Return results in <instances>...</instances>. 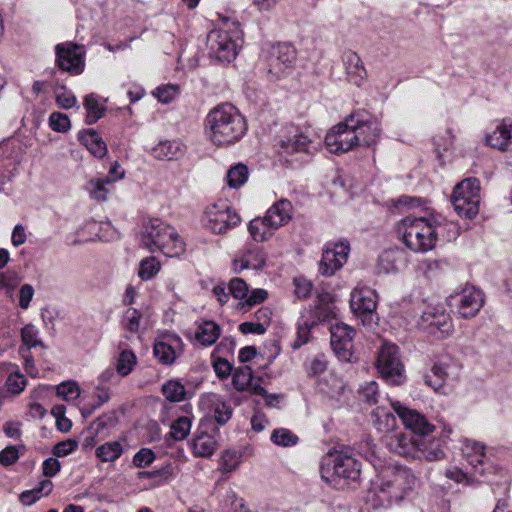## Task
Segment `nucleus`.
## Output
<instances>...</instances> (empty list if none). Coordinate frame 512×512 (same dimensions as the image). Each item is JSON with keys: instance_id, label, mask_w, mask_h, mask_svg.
<instances>
[{"instance_id": "1", "label": "nucleus", "mask_w": 512, "mask_h": 512, "mask_svg": "<svg viewBox=\"0 0 512 512\" xmlns=\"http://www.w3.org/2000/svg\"><path fill=\"white\" fill-rule=\"evenodd\" d=\"M419 485L413 471L403 465L384 467L372 482L368 493L375 505H385L402 501Z\"/></svg>"}, {"instance_id": "2", "label": "nucleus", "mask_w": 512, "mask_h": 512, "mask_svg": "<svg viewBox=\"0 0 512 512\" xmlns=\"http://www.w3.org/2000/svg\"><path fill=\"white\" fill-rule=\"evenodd\" d=\"M247 132V122L237 108L218 105L206 116L205 133L215 146L227 147L240 141Z\"/></svg>"}, {"instance_id": "3", "label": "nucleus", "mask_w": 512, "mask_h": 512, "mask_svg": "<svg viewBox=\"0 0 512 512\" xmlns=\"http://www.w3.org/2000/svg\"><path fill=\"white\" fill-rule=\"evenodd\" d=\"M322 479L335 488H344L360 479L361 465L348 451H329L321 462Z\"/></svg>"}, {"instance_id": "4", "label": "nucleus", "mask_w": 512, "mask_h": 512, "mask_svg": "<svg viewBox=\"0 0 512 512\" xmlns=\"http://www.w3.org/2000/svg\"><path fill=\"white\" fill-rule=\"evenodd\" d=\"M140 244L150 252L160 251L169 257L184 251V243L176 230L160 219H150L143 224Z\"/></svg>"}, {"instance_id": "5", "label": "nucleus", "mask_w": 512, "mask_h": 512, "mask_svg": "<svg viewBox=\"0 0 512 512\" xmlns=\"http://www.w3.org/2000/svg\"><path fill=\"white\" fill-rule=\"evenodd\" d=\"M437 228L434 218L409 216L400 222L398 232L407 248L414 252H427L436 245Z\"/></svg>"}, {"instance_id": "6", "label": "nucleus", "mask_w": 512, "mask_h": 512, "mask_svg": "<svg viewBox=\"0 0 512 512\" xmlns=\"http://www.w3.org/2000/svg\"><path fill=\"white\" fill-rule=\"evenodd\" d=\"M238 40V25L228 20L223 21L218 28L212 30L207 36L209 56L220 63L233 61L238 54Z\"/></svg>"}, {"instance_id": "7", "label": "nucleus", "mask_w": 512, "mask_h": 512, "mask_svg": "<svg viewBox=\"0 0 512 512\" xmlns=\"http://www.w3.org/2000/svg\"><path fill=\"white\" fill-rule=\"evenodd\" d=\"M451 201L460 217L472 219L479 212L480 182L470 177L459 182L453 190Z\"/></svg>"}, {"instance_id": "8", "label": "nucleus", "mask_w": 512, "mask_h": 512, "mask_svg": "<svg viewBox=\"0 0 512 512\" xmlns=\"http://www.w3.org/2000/svg\"><path fill=\"white\" fill-rule=\"evenodd\" d=\"M312 144L313 141L306 130L293 124H287L279 135L277 153L286 159L296 154H310L313 148Z\"/></svg>"}, {"instance_id": "9", "label": "nucleus", "mask_w": 512, "mask_h": 512, "mask_svg": "<svg viewBox=\"0 0 512 512\" xmlns=\"http://www.w3.org/2000/svg\"><path fill=\"white\" fill-rule=\"evenodd\" d=\"M240 221V216L224 201L209 205L203 216L204 226L214 234H224Z\"/></svg>"}, {"instance_id": "10", "label": "nucleus", "mask_w": 512, "mask_h": 512, "mask_svg": "<svg viewBox=\"0 0 512 512\" xmlns=\"http://www.w3.org/2000/svg\"><path fill=\"white\" fill-rule=\"evenodd\" d=\"M377 369L388 382L392 384L403 382L404 367L395 344L383 343L377 358Z\"/></svg>"}, {"instance_id": "11", "label": "nucleus", "mask_w": 512, "mask_h": 512, "mask_svg": "<svg viewBox=\"0 0 512 512\" xmlns=\"http://www.w3.org/2000/svg\"><path fill=\"white\" fill-rule=\"evenodd\" d=\"M350 308L353 314L360 318L364 325L372 323L376 316V292L367 286L358 285L351 292Z\"/></svg>"}, {"instance_id": "12", "label": "nucleus", "mask_w": 512, "mask_h": 512, "mask_svg": "<svg viewBox=\"0 0 512 512\" xmlns=\"http://www.w3.org/2000/svg\"><path fill=\"white\" fill-rule=\"evenodd\" d=\"M349 253L350 245L346 240L327 243L319 263V272L323 276H332L347 262Z\"/></svg>"}, {"instance_id": "13", "label": "nucleus", "mask_w": 512, "mask_h": 512, "mask_svg": "<svg viewBox=\"0 0 512 512\" xmlns=\"http://www.w3.org/2000/svg\"><path fill=\"white\" fill-rule=\"evenodd\" d=\"M462 455L475 475L486 478L496 472L495 466L486 455L483 444L468 439L464 440Z\"/></svg>"}, {"instance_id": "14", "label": "nucleus", "mask_w": 512, "mask_h": 512, "mask_svg": "<svg viewBox=\"0 0 512 512\" xmlns=\"http://www.w3.org/2000/svg\"><path fill=\"white\" fill-rule=\"evenodd\" d=\"M296 61L295 48L287 43L273 46L269 53L268 73L272 80H277L291 70Z\"/></svg>"}, {"instance_id": "15", "label": "nucleus", "mask_w": 512, "mask_h": 512, "mask_svg": "<svg viewBox=\"0 0 512 512\" xmlns=\"http://www.w3.org/2000/svg\"><path fill=\"white\" fill-rule=\"evenodd\" d=\"M349 117L334 126L325 137L327 149L334 154L345 153L357 147V136L350 127Z\"/></svg>"}, {"instance_id": "16", "label": "nucleus", "mask_w": 512, "mask_h": 512, "mask_svg": "<svg viewBox=\"0 0 512 512\" xmlns=\"http://www.w3.org/2000/svg\"><path fill=\"white\" fill-rule=\"evenodd\" d=\"M55 50L56 62L59 68L72 75L82 73L84 69V46L66 42L58 44Z\"/></svg>"}, {"instance_id": "17", "label": "nucleus", "mask_w": 512, "mask_h": 512, "mask_svg": "<svg viewBox=\"0 0 512 512\" xmlns=\"http://www.w3.org/2000/svg\"><path fill=\"white\" fill-rule=\"evenodd\" d=\"M330 331V343L335 355L343 362L352 361L355 329L345 323H336L331 326Z\"/></svg>"}, {"instance_id": "18", "label": "nucleus", "mask_w": 512, "mask_h": 512, "mask_svg": "<svg viewBox=\"0 0 512 512\" xmlns=\"http://www.w3.org/2000/svg\"><path fill=\"white\" fill-rule=\"evenodd\" d=\"M483 304V293L474 287H467L450 297V306L456 308L458 314L465 319L475 317Z\"/></svg>"}, {"instance_id": "19", "label": "nucleus", "mask_w": 512, "mask_h": 512, "mask_svg": "<svg viewBox=\"0 0 512 512\" xmlns=\"http://www.w3.org/2000/svg\"><path fill=\"white\" fill-rule=\"evenodd\" d=\"M391 406L400 417L405 427L414 434L426 437L434 431V425L418 411L405 407L399 401H391Z\"/></svg>"}, {"instance_id": "20", "label": "nucleus", "mask_w": 512, "mask_h": 512, "mask_svg": "<svg viewBox=\"0 0 512 512\" xmlns=\"http://www.w3.org/2000/svg\"><path fill=\"white\" fill-rule=\"evenodd\" d=\"M350 127L357 136V146H374L380 137V126L374 118H363L360 114L349 116Z\"/></svg>"}, {"instance_id": "21", "label": "nucleus", "mask_w": 512, "mask_h": 512, "mask_svg": "<svg viewBox=\"0 0 512 512\" xmlns=\"http://www.w3.org/2000/svg\"><path fill=\"white\" fill-rule=\"evenodd\" d=\"M421 325L429 333L444 337L453 330V324L449 314L436 306H428L421 315Z\"/></svg>"}, {"instance_id": "22", "label": "nucleus", "mask_w": 512, "mask_h": 512, "mask_svg": "<svg viewBox=\"0 0 512 512\" xmlns=\"http://www.w3.org/2000/svg\"><path fill=\"white\" fill-rule=\"evenodd\" d=\"M266 262V257L262 249L255 245L248 246L239 253L233 260V270L240 273L244 269H261Z\"/></svg>"}, {"instance_id": "23", "label": "nucleus", "mask_w": 512, "mask_h": 512, "mask_svg": "<svg viewBox=\"0 0 512 512\" xmlns=\"http://www.w3.org/2000/svg\"><path fill=\"white\" fill-rule=\"evenodd\" d=\"M183 343L176 335H165L154 345V355L163 364H172L179 352L182 351Z\"/></svg>"}, {"instance_id": "24", "label": "nucleus", "mask_w": 512, "mask_h": 512, "mask_svg": "<svg viewBox=\"0 0 512 512\" xmlns=\"http://www.w3.org/2000/svg\"><path fill=\"white\" fill-rule=\"evenodd\" d=\"M293 212L292 203L287 199H280L266 211L264 216L270 227L278 230L290 222Z\"/></svg>"}, {"instance_id": "25", "label": "nucleus", "mask_w": 512, "mask_h": 512, "mask_svg": "<svg viewBox=\"0 0 512 512\" xmlns=\"http://www.w3.org/2000/svg\"><path fill=\"white\" fill-rule=\"evenodd\" d=\"M347 79L356 86H361L367 77V72L361 58L353 51H346L342 56Z\"/></svg>"}, {"instance_id": "26", "label": "nucleus", "mask_w": 512, "mask_h": 512, "mask_svg": "<svg viewBox=\"0 0 512 512\" xmlns=\"http://www.w3.org/2000/svg\"><path fill=\"white\" fill-rule=\"evenodd\" d=\"M418 440H414L410 434L397 432L387 437V446L390 451L403 456L415 457Z\"/></svg>"}, {"instance_id": "27", "label": "nucleus", "mask_w": 512, "mask_h": 512, "mask_svg": "<svg viewBox=\"0 0 512 512\" xmlns=\"http://www.w3.org/2000/svg\"><path fill=\"white\" fill-rule=\"evenodd\" d=\"M486 143L501 151H512V122L503 120L491 134Z\"/></svg>"}, {"instance_id": "28", "label": "nucleus", "mask_w": 512, "mask_h": 512, "mask_svg": "<svg viewBox=\"0 0 512 512\" xmlns=\"http://www.w3.org/2000/svg\"><path fill=\"white\" fill-rule=\"evenodd\" d=\"M455 367L448 360H440L431 368L430 373L424 376L425 384L435 391L441 389L446 380L453 374Z\"/></svg>"}, {"instance_id": "29", "label": "nucleus", "mask_w": 512, "mask_h": 512, "mask_svg": "<svg viewBox=\"0 0 512 512\" xmlns=\"http://www.w3.org/2000/svg\"><path fill=\"white\" fill-rule=\"evenodd\" d=\"M186 152L185 145L178 140H164L152 148L151 154L158 160H177Z\"/></svg>"}, {"instance_id": "30", "label": "nucleus", "mask_w": 512, "mask_h": 512, "mask_svg": "<svg viewBox=\"0 0 512 512\" xmlns=\"http://www.w3.org/2000/svg\"><path fill=\"white\" fill-rule=\"evenodd\" d=\"M177 472L178 467L167 464L158 470L138 472L137 478L139 480L148 479L150 481L149 485L145 486V489L155 488L170 482L176 476Z\"/></svg>"}, {"instance_id": "31", "label": "nucleus", "mask_w": 512, "mask_h": 512, "mask_svg": "<svg viewBox=\"0 0 512 512\" xmlns=\"http://www.w3.org/2000/svg\"><path fill=\"white\" fill-rule=\"evenodd\" d=\"M201 405L213 413L215 420L220 425L225 424L231 418V407L216 394L205 396L201 401Z\"/></svg>"}, {"instance_id": "32", "label": "nucleus", "mask_w": 512, "mask_h": 512, "mask_svg": "<svg viewBox=\"0 0 512 512\" xmlns=\"http://www.w3.org/2000/svg\"><path fill=\"white\" fill-rule=\"evenodd\" d=\"M112 186L113 180L109 177H95L87 183L86 189L92 199L103 202L107 200Z\"/></svg>"}, {"instance_id": "33", "label": "nucleus", "mask_w": 512, "mask_h": 512, "mask_svg": "<svg viewBox=\"0 0 512 512\" xmlns=\"http://www.w3.org/2000/svg\"><path fill=\"white\" fill-rule=\"evenodd\" d=\"M248 231L254 241L264 242L269 240L276 230L270 227L266 217L263 216L251 220L248 225Z\"/></svg>"}, {"instance_id": "34", "label": "nucleus", "mask_w": 512, "mask_h": 512, "mask_svg": "<svg viewBox=\"0 0 512 512\" xmlns=\"http://www.w3.org/2000/svg\"><path fill=\"white\" fill-rule=\"evenodd\" d=\"M220 327L213 321H204L195 333V339L204 346H210L220 336Z\"/></svg>"}, {"instance_id": "35", "label": "nucleus", "mask_w": 512, "mask_h": 512, "mask_svg": "<svg viewBox=\"0 0 512 512\" xmlns=\"http://www.w3.org/2000/svg\"><path fill=\"white\" fill-rule=\"evenodd\" d=\"M373 424L380 432H387L393 429L396 425L395 416L383 406L377 407L372 412Z\"/></svg>"}, {"instance_id": "36", "label": "nucleus", "mask_w": 512, "mask_h": 512, "mask_svg": "<svg viewBox=\"0 0 512 512\" xmlns=\"http://www.w3.org/2000/svg\"><path fill=\"white\" fill-rule=\"evenodd\" d=\"M232 383L237 391L250 390L252 392L253 386V371L250 366H242L235 369L233 373Z\"/></svg>"}, {"instance_id": "37", "label": "nucleus", "mask_w": 512, "mask_h": 512, "mask_svg": "<svg viewBox=\"0 0 512 512\" xmlns=\"http://www.w3.org/2000/svg\"><path fill=\"white\" fill-rule=\"evenodd\" d=\"M83 144L96 157L102 158L107 153V146L99 134L94 130H88L82 137Z\"/></svg>"}, {"instance_id": "38", "label": "nucleus", "mask_w": 512, "mask_h": 512, "mask_svg": "<svg viewBox=\"0 0 512 512\" xmlns=\"http://www.w3.org/2000/svg\"><path fill=\"white\" fill-rule=\"evenodd\" d=\"M84 106L86 108V122L93 124L97 122L105 113L106 108L100 103V99L95 94H89L84 99Z\"/></svg>"}, {"instance_id": "39", "label": "nucleus", "mask_w": 512, "mask_h": 512, "mask_svg": "<svg viewBox=\"0 0 512 512\" xmlns=\"http://www.w3.org/2000/svg\"><path fill=\"white\" fill-rule=\"evenodd\" d=\"M417 452L428 461H437L443 459L445 456L439 441L434 439L429 441L420 440L417 443Z\"/></svg>"}, {"instance_id": "40", "label": "nucleus", "mask_w": 512, "mask_h": 512, "mask_svg": "<svg viewBox=\"0 0 512 512\" xmlns=\"http://www.w3.org/2000/svg\"><path fill=\"white\" fill-rule=\"evenodd\" d=\"M123 451V446L119 441H111L99 446L95 454L102 462H114L122 455Z\"/></svg>"}, {"instance_id": "41", "label": "nucleus", "mask_w": 512, "mask_h": 512, "mask_svg": "<svg viewBox=\"0 0 512 512\" xmlns=\"http://www.w3.org/2000/svg\"><path fill=\"white\" fill-rule=\"evenodd\" d=\"M248 174L249 171L246 165L238 163L232 166L226 175V183L228 187L238 189L247 181Z\"/></svg>"}, {"instance_id": "42", "label": "nucleus", "mask_w": 512, "mask_h": 512, "mask_svg": "<svg viewBox=\"0 0 512 512\" xmlns=\"http://www.w3.org/2000/svg\"><path fill=\"white\" fill-rule=\"evenodd\" d=\"M137 358L133 351L123 349L116 361V372L119 376L125 377L130 374L136 365Z\"/></svg>"}, {"instance_id": "43", "label": "nucleus", "mask_w": 512, "mask_h": 512, "mask_svg": "<svg viewBox=\"0 0 512 512\" xmlns=\"http://www.w3.org/2000/svg\"><path fill=\"white\" fill-rule=\"evenodd\" d=\"M241 459V452L232 449L225 450L220 457L219 469L223 473H231L239 467Z\"/></svg>"}, {"instance_id": "44", "label": "nucleus", "mask_w": 512, "mask_h": 512, "mask_svg": "<svg viewBox=\"0 0 512 512\" xmlns=\"http://www.w3.org/2000/svg\"><path fill=\"white\" fill-rule=\"evenodd\" d=\"M445 476L456 483L463 485H474L479 483L481 480L473 472L468 473L463 471L457 466H452L445 471Z\"/></svg>"}, {"instance_id": "45", "label": "nucleus", "mask_w": 512, "mask_h": 512, "mask_svg": "<svg viewBox=\"0 0 512 512\" xmlns=\"http://www.w3.org/2000/svg\"><path fill=\"white\" fill-rule=\"evenodd\" d=\"M162 393L170 402H181L185 399V387L178 380H169L162 386Z\"/></svg>"}, {"instance_id": "46", "label": "nucleus", "mask_w": 512, "mask_h": 512, "mask_svg": "<svg viewBox=\"0 0 512 512\" xmlns=\"http://www.w3.org/2000/svg\"><path fill=\"white\" fill-rule=\"evenodd\" d=\"M216 449L215 440L209 435H200L193 441V451L201 457L211 456Z\"/></svg>"}, {"instance_id": "47", "label": "nucleus", "mask_w": 512, "mask_h": 512, "mask_svg": "<svg viewBox=\"0 0 512 512\" xmlns=\"http://www.w3.org/2000/svg\"><path fill=\"white\" fill-rule=\"evenodd\" d=\"M271 441L282 447H291L297 444L298 436L286 428L275 429L271 434Z\"/></svg>"}, {"instance_id": "48", "label": "nucleus", "mask_w": 512, "mask_h": 512, "mask_svg": "<svg viewBox=\"0 0 512 512\" xmlns=\"http://www.w3.org/2000/svg\"><path fill=\"white\" fill-rule=\"evenodd\" d=\"M161 269L160 262L153 256L140 262L138 275L142 280L152 279Z\"/></svg>"}, {"instance_id": "49", "label": "nucleus", "mask_w": 512, "mask_h": 512, "mask_svg": "<svg viewBox=\"0 0 512 512\" xmlns=\"http://www.w3.org/2000/svg\"><path fill=\"white\" fill-rule=\"evenodd\" d=\"M190 429L191 420L188 417L182 416L172 423L170 434L174 440L180 441L189 435Z\"/></svg>"}, {"instance_id": "50", "label": "nucleus", "mask_w": 512, "mask_h": 512, "mask_svg": "<svg viewBox=\"0 0 512 512\" xmlns=\"http://www.w3.org/2000/svg\"><path fill=\"white\" fill-rule=\"evenodd\" d=\"M141 318H142V314L140 311H138L134 308H129L125 312V314L123 316V320H122L124 329L131 333L138 332L139 327H140Z\"/></svg>"}, {"instance_id": "51", "label": "nucleus", "mask_w": 512, "mask_h": 512, "mask_svg": "<svg viewBox=\"0 0 512 512\" xmlns=\"http://www.w3.org/2000/svg\"><path fill=\"white\" fill-rule=\"evenodd\" d=\"M117 415L115 412H110L99 416L92 424L91 430L100 433L102 430L114 427L117 423Z\"/></svg>"}, {"instance_id": "52", "label": "nucleus", "mask_w": 512, "mask_h": 512, "mask_svg": "<svg viewBox=\"0 0 512 512\" xmlns=\"http://www.w3.org/2000/svg\"><path fill=\"white\" fill-rule=\"evenodd\" d=\"M229 292L236 299H244L249 293L247 283L241 278H233L229 282Z\"/></svg>"}, {"instance_id": "53", "label": "nucleus", "mask_w": 512, "mask_h": 512, "mask_svg": "<svg viewBox=\"0 0 512 512\" xmlns=\"http://www.w3.org/2000/svg\"><path fill=\"white\" fill-rule=\"evenodd\" d=\"M6 385L9 392L19 394L26 386V379L24 375L17 371L11 372L7 378Z\"/></svg>"}, {"instance_id": "54", "label": "nucleus", "mask_w": 512, "mask_h": 512, "mask_svg": "<svg viewBox=\"0 0 512 512\" xmlns=\"http://www.w3.org/2000/svg\"><path fill=\"white\" fill-rule=\"evenodd\" d=\"M50 127L57 132H66L70 128L68 116L60 112H54L49 117Z\"/></svg>"}, {"instance_id": "55", "label": "nucleus", "mask_w": 512, "mask_h": 512, "mask_svg": "<svg viewBox=\"0 0 512 512\" xmlns=\"http://www.w3.org/2000/svg\"><path fill=\"white\" fill-rule=\"evenodd\" d=\"M57 394L67 401L74 400L79 397L80 389L75 382H65L58 385Z\"/></svg>"}, {"instance_id": "56", "label": "nucleus", "mask_w": 512, "mask_h": 512, "mask_svg": "<svg viewBox=\"0 0 512 512\" xmlns=\"http://www.w3.org/2000/svg\"><path fill=\"white\" fill-rule=\"evenodd\" d=\"M155 460V454L151 449L142 448L133 457V464L138 468L148 467Z\"/></svg>"}, {"instance_id": "57", "label": "nucleus", "mask_w": 512, "mask_h": 512, "mask_svg": "<svg viewBox=\"0 0 512 512\" xmlns=\"http://www.w3.org/2000/svg\"><path fill=\"white\" fill-rule=\"evenodd\" d=\"M179 92V88L176 85H166L158 87L154 95L158 98V100L162 103H169L172 101Z\"/></svg>"}, {"instance_id": "58", "label": "nucleus", "mask_w": 512, "mask_h": 512, "mask_svg": "<svg viewBox=\"0 0 512 512\" xmlns=\"http://www.w3.org/2000/svg\"><path fill=\"white\" fill-rule=\"evenodd\" d=\"M252 393L255 395H260L264 398L265 404L268 407L276 408L279 407L281 399L283 398L280 394H269L263 387L261 386H253Z\"/></svg>"}, {"instance_id": "59", "label": "nucleus", "mask_w": 512, "mask_h": 512, "mask_svg": "<svg viewBox=\"0 0 512 512\" xmlns=\"http://www.w3.org/2000/svg\"><path fill=\"white\" fill-rule=\"evenodd\" d=\"M359 393L364 401L369 404H374L377 402L378 398V385L374 381L368 382L361 387Z\"/></svg>"}, {"instance_id": "60", "label": "nucleus", "mask_w": 512, "mask_h": 512, "mask_svg": "<svg viewBox=\"0 0 512 512\" xmlns=\"http://www.w3.org/2000/svg\"><path fill=\"white\" fill-rule=\"evenodd\" d=\"M21 336L23 345L26 347L24 350H30L31 347H35L40 343L37 338V331L31 325H27L22 329Z\"/></svg>"}, {"instance_id": "61", "label": "nucleus", "mask_w": 512, "mask_h": 512, "mask_svg": "<svg viewBox=\"0 0 512 512\" xmlns=\"http://www.w3.org/2000/svg\"><path fill=\"white\" fill-rule=\"evenodd\" d=\"M78 447V442L73 439L57 443L53 448V454L57 457H65Z\"/></svg>"}, {"instance_id": "62", "label": "nucleus", "mask_w": 512, "mask_h": 512, "mask_svg": "<svg viewBox=\"0 0 512 512\" xmlns=\"http://www.w3.org/2000/svg\"><path fill=\"white\" fill-rule=\"evenodd\" d=\"M56 102L60 107L69 109L76 104V97L62 87L60 91H56Z\"/></svg>"}, {"instance_id": "63", "label": "nucleus", "mask_w": 512, "mask_h": 512, "mask_svg": "<svg viewBox=\"0 0 512 512\" xmlns=\"http://www.w3.org/2000/svg\"><path fill=\"white\" fill-rule=\"evenodd\" d=\"M19 449L16 446H8L0 453V463L4 466L14 464L19 459Z\"/></svg>"}, {"instance_id": "64", "label": "nucleus", "mask_w": 512, "mask_h": 512, "mask_svg": "<svg viewBox=\"0 0 512 512\" xmlns=\"http://www.w3.org/2000/svg\"><path fill=\"white\" fill-rule=\"evenodd\" d=\"M311 327L312 324H310L307 320H304L298 324L297 340L294 343L295 348H298L308 342Z\"/></svg>"}]
</instances>
